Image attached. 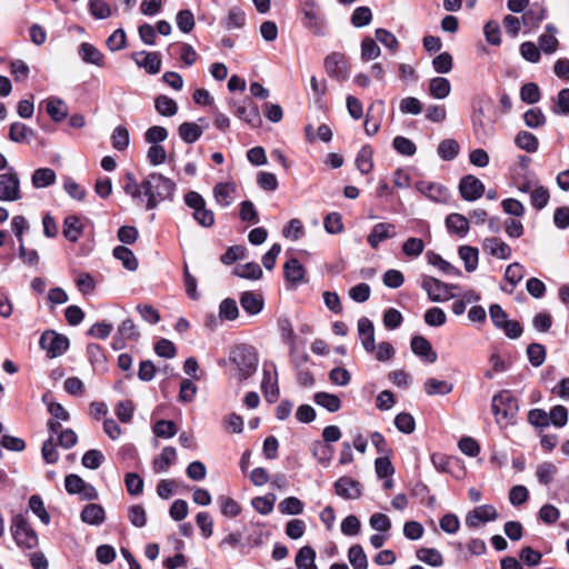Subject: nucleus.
<instances>
[{"label": "nucleus", "mask_w": 569, "mask_h": 569, "mask_svg": "<svg viewBox=\"0 0 569 569\" xmlns=\"http://www.w3.org/2000/svg\"><path fill=\"white\" fill-rule=\"evenodd\" d=\"M123 190L133 199H147L146 209L153 210L159 203L172 200L176 192V182L159 172L148 173L141 182H138L133 173L126 174Z\"/></svg>", "instance_id": "1"}, {"label": "nucleus", "mask_w": 569, "mask_h": 569, "mask_svg": "<svg viewBox=\"0 0 569 569\" xmlns=\"http://www.w3.org/2000/svg\"><path fill=\"white\" fill-rule=\"evenodd\" d=\"M229 361L234 366L237 379L242 382L257 371L259 358L254 347L241 343L231 349Z\"/></svg>", "instance_id": "2"}, {"label": "nucleus", "mask_w": 569, "mask_h": 569, "mask_svg": "<svg viewBox=\"0 0 569 569\" xmlns=\"http://www.w3.org/2000/svg\"><path fill=\"white\" fill-rule=\"evenodd\" d=\"M491 406L497 423L505 426L515 419L519 409L518 400L509 390H501L495 395Z\"/></svg>", "instance_id": "3"}, {"label": "nucleus", "mask_w": 569, "mask_h": 569, "mask_svg": "<svg viewBox=\"0 0 569 569\" xmlns=\"http://www.w3.org/2000/svg\"><path fill=\"white\" fill-rule=\"evenodd\" d=\"M12 537L22 549H33L38 546V536L22 515H17L11 525Z\"/></svg>", "instance_id": "4"}, {"label": "nucleus", "mask_w": 569, "mask_h": 569, "mask_svg": "<svg viewBox=\"0 0 569 569\" xmlns=\"http://www.w3.org/2000/svg\"><path fill=\"white\" fill-rule=\"evenodd\" d=\"M186 204L193 210V219L203 228H211L214 224L213 211L208 209L206 200L197 191H188L184 194Z\"/></svg>", "instance_id": "5"}, {"label": "nucleus", "mask_w": 569, "mask_h": 569, "mask_svg": "<svg viewBox=\"0 0 569 569\" xmlns=\"http://www.w3.org/2000/svg\"><path fill=\"white\" fill-rule=\"evenodd\" d=\"M421 287L433 302L448 301L455 298L456 293L452 290L459 289L457 284L446 283L429 276L423 278Z\"/></svg>", "instance_id": "6"}, {"label": "nucleus", "mask_w": 569, "mask_h": 569, "mask_svg": "<svg viewBox=\"0 0 569 569\" xmlns=\"http://www.w3.org/2000/svg\"><path fill=\"white\" fill-rule=\"evenodd\" d=\"M323 67L327 74L340 82L348 79L350 64L347 57L341 52H331L323 60Z\"/></svg>", "instance_id": "7"}, {"label": "nucleus", "mask_w": 569, "mask_h": 569, "mask_svg": "<svg viewBox=\"0 0 569 569\" xmlns=\"http://www.w3.org/2000/svg\"><path fill=\"white\" fill-rule=\"evenodd\" d=\"M39 345L41 349L47 351L49 358H57L69 348V339L63 335L48 330L40 337Z\"/></svg>", "instance_id": "8"}, {"label": "nucleus", "mask_w": 569, "mask_h": 569, "mask_svg": "<svg viewBox=\"0 0 569 569\" xmlns=\"http://www.w3.org/2000/svg\"><path fill=\"white\" fill-rule=\"evenodd\" d=\"M21 199L20 179L13 168L0 174V200L17 201Z\"/></svg>", "instance_id": "9"}, {"label": "nucleus", "mask_w": 569, "mask_h": 569, "mask_svg": "<svg viewBox=\"0 0 569 569\" xmlns=\"http://www.w3.org/2000/svg\"><path fill=\"white\" fill-rule=\"evenodd\" d=\"M335 493L346 500H357L362 496V485L348 476H342L333 483Z\"/></svg>", "instance_id": "10"}, {"label": "nucleus", "mask_w": 569, "mask_h": 569, "mask_svg": "<svg viewBox=\"0 0 569 569\" xmlns=\"http://www.w3.org/2000/svg\"><path fill=\"white\" fill-rule=\"evenodd\" d=\"M229 106L234 109V113L241 120L247 122L253 128H258L261 124V117L259 108L251 101L237 102L231 99Z\"/></svg>", "instance_id": "11"}, {"label": "nucleus", "mask_w": 569, "mask_h": 569, "mask_svg": "<svg viewBox=\"0 0 569 569\" xmlns=\"http://www.w3.org/2000/svg\"><path fill=\"white\" fill-rule=\"evenodd\" d=\"M498 518L497 509L491 505H482L469 511L465 522L469 528H478L482 523L495 521Z\"/></svg>", "instance_id": "12"}, {"label": "nucleus", "mask_w": 569, "mask_h": 569, "mask_svg": "<svg viewBox=\"0 0 569 569\" xmlns=\"http://www.w3.org/2000/svg\"><path fill=\"white\" fill-rule=\"evenodd\" d=\"M302 13L303 26L315 36H325L326 21L317 13L313 1L305 3Z\"/></svg>", "instance_id": "13"}, {"label": "nucleus", "mask_w": 569, "mask_h": 569, "mask_svg": "<svg viewBox=\"0 0 569 569\" xmlns=\"http://www.w3.org/2000/svg\"><path fill=\"white\" fill-rule=\"evenodd\" d=\"M461 197L467 201H475L482 197L485 184L472 174L465 176L459 183Z\"/></svg>", "instance_id": "14"}, {"label": "nucleus", "mask_w": 569, "mask_h": 569, "mask_svg": "<svg viewBox=\"0 0 569 569\" xmlns=\"http://www.w3.org/2000/svg\"><path fill=\"white\" fill-rule=\"evenodd\" d=\"M416 188L428 199L438 203H446L450 197L448 189L436 182L420 181Z\"/></svg>", "instance_id": "15"}, {"label": "nucleus", "mask_w": 569, "mask_h": 569, "mask_svg": "<svg viewBox=\"0 0 569 569\" xmlns=\"http://www.w3.org/2000/svg\"><path fill=\"white\" fill-rule=\"evenodd\" d=\"M396 226L389 222L375 224L367 237V242L372 249H377L383 240L396 237Z\"/></svg>", "instance_id": "16"}, {"label": "nucleus", "mask_w": 569, "mask_h": 569, "mask_svg": "<svg viewBox=\"0 0 569 569\" xmlns=\"http://www.w3.org/2000/svg\"><path fill=\"white\" fill-rule=\"evenodd\" d=\"M358 335L368 353L376 351L375 328L370 319L362 317L358 320Z\"/></svg>", "instance_id": "17"}, {"label": "nucleus", "mask_w": 569, "mask_h": 569, "mask_svg": "<svg viewBox=\"0 0 569 569\" xmlns=\"http://www.w3.org/2000/svg\"><path fill=\"white\" fill-rule=\"evenodd\" d=\"M412 352L428 363L437 361V353L433 351L431 343L422 336H413L411 339Z\"/></svg>", "instance_id": "18"}, {"label": "nucleus", "mask_w": 569, "mask_h": 569, "mask_svg": "<svg viewBox=\"0 0 569 569\" xmlns=\"http://www.w3.org/2000/svg\"><path fill=\"white\" fill-rule=\"evenodd\" d=\"M136 63L143 68L150 74H157L161 69V58L159 52L142 51L133 56Z\"/></svg>", "instance_id": "19"}, {"label": "nucleus", "mask_w": 569, "mask_h": 569, "mask_svg": "<svg viewBox=\"0 0 569 569\" xmlns=\"http://www.w3.org/2000/svg\"><path fill=\"white\" fill-rule=\"evenodd\" d=\"M546 32L538 38V47L540 52L542 51L546 54H552L558 50L559 41L556 38V33L558 29L556 26L549 23L546 26Z\"/></svg>", "instance_id": "20"}, {"label": "nucleus", "mask_w": 569, "mask_h": 569, "mask_svg": "<svg viewBox=\"0 0 569 569\" xmlns=\"http://www.w3.org/2000/svg\"><path fill=\"white\" fill-rule=\"evenodd\" d=\"M482 247L491 256L499 259H508L511 256L510 246L497 237L486 238Z\"/></svg>", "instance_id": "21"}, {"label": "nucleus", "mask_w": 569, "mask_h": 569, "mask_svg": "<svg viewBox=\"0 0 569 569\" xmlns=\"http://www.w3.org/2000/svg\"><path fill=\"white\" fill-rule=\"evenodd\" d=\"M79 56L86 63L94 64L100 68L104 66V54L89 42L80 44Z\"/></svg>", "instance_id": "22"}, {"label": "nucleus", "mask_w": 569, "mask_h": 569, "mask_svg": "<svg viewBox=\"0 0 569 569\" xmlns=\"http://www.w3.org/2000/svg\"><path fill=\"white\" fill-rule=\"evenodd\" d=\"M286 279L293 283H301L305 281L306 269L297 258L289 259L283 266Z\"/></svg>", "instance_id": "23"}, {"label": "nucleus", "mask_w": 569, "mask_h": 569, "mask_svg": "<svg viewBox=\"0 0 569 569\" xmlns=\"http://www.w3.org/2000/svg\"><path fill=\"white\" fill-rule=\"evenodd\" d=\"M80 518L84 523L99 526L104 521V509L101 505L89 503L82 509Z\"/></svg>", "instance_id": "24"}, {"label": "nucleus", "mask_w": 569, "mask_h": 569, "mask_svg": "<svg viewBox=\"0 0 569 569\" xmlns=\"http://www.w3.org/2000/svg\"><path fill=\"white\" fill-rule=\"evenodd\" d=\"M446 227L450 233L465 237L469 231V220L460 213H450L446 218Z\"/></svg>", "instance_id": "25"}, {"label": "nucleus", "mask_w": 569, "mask_h": 569, "mask_svg": "<svg viewBox=\"0 0 569 569\" xmlns=\"http://www.w3.org/2000/svg\"><path fill=\"white\" fill-rule=\"evenodd\" d=\"M547 17V10L538 4H532L527 11L523 12L521 17L522 24L528 27L529 29H533L539 26V23L545 20Z\"/></svg>", "instance_id": "26"}, {"label": "nucleus", "mask_w": 569, "mask_h": 569, "mask_svg": "<svg viewBox=\"0 0 569 569\" xmlns=\"http://www.w3.org/2000/svg\"><path fill=\"white\" fill-rule=\"evenodd\" d=\"M119 338L114 339L113 347L118 348V343H120V348L123 347V340H137L140 336V332L131 319H126L118 328Z\"/></svg>", "instance_id": "27"}, {"label": "nucleus", "mask_w": 569, "mask_h": 569, "mask_svg": "<svg viewBox=\"0 0 569 569\" xmlns=\"http://www.w3.org/2000/svg\"><path fill=\"white\" fill-rule=\"evenodd\" d=\"M240 305L249 315H258L263 308V299L258 293L246 291L240 297Z\"/></svg>", "instance_id": "28"}, {"label": "nucleus", "mask_w": 569, "mask_h": 569, "mask_svg": "<svg viewBox=\"0 0 569 569\" xmlns=\"http://www.w3.org/2000/svg\"><path fill=\"white\" fill-rule=\"evenodd\" d=\"M83 231V224L77 216H68L63 220L62 233L66 239L77 242Z\"/></svg>", "instance_id": "29"}, {"label": "nucleus", "mask_w": 569, "mask_h": 569, "mask_svg": "<svg viewBox=\"0 0 569 569\" xmlns=\"http://www.w3.org/2000/svg\"><path fill=\"white\" fill-rule=\"evenodd\" d=\"M236 192V186L230 182H219L213 188V197L218 204L228 207L232 202V194Z\"/></svg>", "instance_id": "30"}, {"label": "nucleus", "mask_w": 569, "mask_h": 569, "mask_svg": "<svg viewBox=\"0 0 569 569\" xmlns=\"http://www.w3.org/2000/svg\"><path fill=\"white\" fill-rule=\"evenodd\" d=\"M423 390L428 396H445L453 390V385L447 380L428 378L423 383Z\"/></svg>", "instance_id": "31"}, {"label": "nucleus", "mask_w": 569, "mask_h": 569, "mask_svg": "<svg viewBox=\"0 0 569 569\" xmlns=\"http://www.w3.org/2000/svg\"><path fill=\"white\" fill-rule=\"evenodd\" d=\"M429 94L435 99H446L451 92V84L447 78L436 77L429 82Z\"/></svg>", "instance_id": "32"}, {"label": "nucleus", "mask_w": 569, "mask_h": 569, "mask_svg": "<svg viewBox=\"0 0 569 569\" xmlns=\"http://www.w3.org/2000/svg\"><path fill=\"white\" fill-rule=\"evenodd\" d=\"M56 172L50 168L36 169L31 177L32 186L37 189L47 188L56 182Z\"/></svg>", "instance_id": "33"}, {"label": "nucleus", "mask_w": 569, "mask_h": 569, "mask_svg": "<svg viewBox=\"0 0 569 569\" xmlns=\"http://www.w3.org/2000/svg\"><path fill=\"white\" fill-rule=\"evenodd\" d=\"M261 390H262L264 399L269 403H273L277 401V399L279 397L278 381L276 378L271 377V373L269 371H266V370L263 371Z\"/></svg>", "instance_id": "34"}, {"label": "nucleus", "mask_w": 569, "mask_h": 569, "mask_svg": "<svg viewBox=\"0 0 569 569\" xmlns=\"http://www.w3.org/2000/svg\"><path fill=\"white\" fill-rule=\"evenodd\" d=\"M313 401L316 405L327 409L329 412H337L341 408V400L337 395L329 392H317L313 396Z\"/></svg>", "instance_id": "35"}, {"label": "nucleus", "mask_w": 569, "mask_h": 569, "mask_svg": "<svg viewBox=\"0 0 569 569\" xmlns=\"http://www.w3.org/2000/svg\"><path fill=\"white\" fill-rule=\"evenodd\" d=\"M177 451L173 447H164L159 457L153 460V470L156 472H164L174 462Z\"/></svg>", "instance_id": "36"}, {"label": "nucleus", "mask_w": 569, "mask_h": 569, "mask_svg": "<svg viewBox=\"0 0 569 569\" xmlns=\"http://www.w3.org/2000/svg\"><path fill=\"white\" fill-rule=\"evenodd\" d=\"M113 257L121 261L122 266L129 271H136L138 260L131 249L124 246H117L113 249Z\"/></svg>", "instance_id": "37"}, {"label": "nucleus", "mask_w": 569, "mask_h": 569, "mask_svg": "<svg viewBox=\"0 0 569 569\" xmlns=\"http://www.w3.org/2000/svg\"><path fill=\"white\" fill-rule=\"evenodd\" d=\"M311 452L321 465L327 466L333 458L335 449L330 445L317 440L312 442Z\"/></svg>", "instance_id": "38"}, {"label": "nucleus", "mask_w": 569, "mask_h": 569, "mask_svg": "<svg viewBox=\"0 0 569 569\" xmlns=\"http://www.w3.org/2000/svg\"><path fill=\"white\" fill-rule=\"evenodd\" d=\"M244 23V12L238 7L231 8L228 11L227 17L221 20V26L227 30L241 29Z\"/></svg>", "instance_id": "39"}, {"label": "nucleus", "mask_w": 569, "mask_h": 569, "mask_svg": "<svg viewBox=\"0 0 569 569\" xmlns=\"http://www.w3.org/2000/svg\"><path fill=\"white\" fill-rule=\"evenodd\" d=\"M459 257L465 263V269L468 272H472L478 267L479 251L476 247L461 246L459 248Z\"/></svg>", "instance_id": "40"}, {"label": "nucleus", "mask_w": 569, "mask_h": 569, "mask_svg": "<svg viewBox=\"0 0 569 569\" xmlns=\"http://www.w3.org/2000/svg\"><path fill=\"white\" fill-rule=\"evenodd\" d=\"M46 109L50 118L56 122L64 120L68 116V107L61 99H48Z\"/></svg>", "instance_id": "41"}, {"label": "nucleus", "mask_w": 569, "mask_h": 569, "mask_svg": "<svg viewBox=\"0 0 569 569\" xmlns=\"http://www.w3.org/2000/svg\"><path fill=\"white\" fill-rule=\"evenodd\" d=\"M315 559V549L310 546H305L299 549L296 556V566L298 569H317Z\"/></svg>", "instance_id": "42"}, {"label": "nucleus", "mask_w": 569, "mask_h": 569, "mask_svg": "<svg viewBox=\"0 0 569 569\" xmlns=\"http://www.w3.org/2000/svg\"><path fill=\"white\" fill-rule=\"evenodd\" d=\"M178 132L186 143H193L202 136V128L194 122H182Z\"/></svg>", "instance_id": "43"}, {"label": "nucleus", "mask_w": 569, "mask_h": 569, "mask_svg": "<svg viewBox=\"0 0 569 569\" xmlns=\"http://www.w3.org/2000/svg\"><path fill=\"white\" fill-rule=\"evenodd\" d=\"M417 558L431 566V567H441L443 565V557L435 548H420L416 552Z\"/></svg>", "instance_id": "44"}, {"label": "nucleus", "mask_w": 569, "mask_h": 569, "mask_svg": "<svg viewBox=\"0 0 569 569\" xmlns=\"http://www.w3.org/2000/svg\"><path fill=\"white\" fill-rule=\"evenodd\" d=\"M154 108L156 110L164 117H172L178 112V104L168 96L160 94L154 99Z\"/></svg>", "instance_id": "45"}, {"label": "nucleus", "mask_w": 569, "mask_h": 569, "mask_svg": "<svg viewBox=\"0 0 569 569\" xmlns=\"http://www.w3.org/2000/svg\"><path fill=\"white\" fill-rule=\"evenodd\" d=\"M518 148L527 152H536L539 147L538 138L529 131H520L515 138Z\"/></svg>", "instance_id": "46"}, {"label": "nucleus", "mask_w": 569, "mask_h": 569, "mask_svg": "<svg viewBox=\"0 0 569 569\" xmlns=\"http://www.w3.org/2000/svg\"><path fill=\"white\" fill-rule=\"evenodd\" d=\"M373 151L369 146H363L356 158V166L362 174L369 173L373 168Z\"/></svg>", "instance_id": "47"}, {"label": "nucleus", "mask_w": 569, "mask_h": 569, "mask_svg": "<svg viewBox=\"0 0 569 569\" xmlns=\"http://www.w3.org/2000/svg\"><path fill=\"white\" fill-rule=\"evenodd\" d=\"M233 273L237 277L243 279L258 280L262 277L263 272L260 266L257 262H248L244 264H239L233 269Z\"/></svg>", "instance_id": "48"}, {"label": "nucleus", "mask_w": 569, "mask_h": 569, "mask_svg": "<svg viewBox=\"0 0 569 569\" xmlns=\"http://www.w3.org/2000/svg\"><path fill=\"white\" fill-rule=\"evenodd\" d=\"M34 134V131L22 122H12L9 129V139L13 142L21 143Z\"/></svg>", "instance_id": "49"}, {"label": "nucleus", "mask_w": 569, "mask_h": 569, "mask_svg": "<svg viewBox=\"0 0 569 569\" xmlns=\"http://www.w3.org/2000/svg\"><path fill=\"white\" fill-rule=\"evenodd\" d=\"M348 560L353 569H368V559L360 545H353L349 548Z\"/></svg>", "instance_id": "50"}, {"label": "nucleus", "mask_w": 569, "mask_h": 569, "mask_svg": "<svg viewBox=\"0 0 569 569\" xmlns=\"http://www.w3.org/2000/svg\"><path fill=\"white\" fill-rule=\"evenodd\" d=\"M459 143L455 139H445L438 144V154L442 160H453L459 153Z\"/></svg>", "instance_id": "51"}, {"label": "nucleus", "mask_w": 569, "mask_h": 569, "mask_svg": "<svg viewBox=\"0 0 569 569\" xmlns=\"http://www.w3.org/2000/svg\"><path fill=\"white\" fill-rule=\"evenodd\" d=\"M541 98V92L537 83H525L520 89V99L528 104L538 102Z\"/></svg>", "instance_id": "52"}, {"label": "nucleus", "mask_w": 569, "mask_h": 569, "mask_svg": "<svg viewBox=\"0 0 569 569\" xmlns=\"http://www.w3.org/2000/svg\"><path fill=\"white\" fill-rule=\"evenodd\" d=\"M239 316V309L234 299L226 298L220 302L219 317L229 321L236 320Z\"/></svg>", "instance_id": "53"}, {"label": "nucleus", "mask_w": 569, "mask_h": 569, "mask_svg": "<svg viewBox=\"0 0 569 569\" xmlns=\"http://www.w3.org/2000/svg\"><path fill=\"white\" fill-rule=\"evenodd\" d=\"M425 250V242L420 238L410 237L402 244V252L409 258L419 257Z\"/></svg>", "instance_id": "54"}, {"label": "nucleus", "mask_w": 569, "mask_h": 569, "mask_svg": "<svg viewBox=\"0 0 569 569\" xmlns=\"http://www.w3.org/2000/svg\"><path fill=\"white\" fill-rule=\"evenodd\" d=\"M372 20V12L368 7H358L351 14V24L356 28L368 26Z\"/></svg>", "instance_id": "55"}, {"label": "nucleus", "mask_w": 569, "mask_h": 569, "mask_svg": "<svg viewBox=\"0 0 569 569\" xmlns=\"http://www.w3.org/2000/svg\"><path fill=\"white\" fill-rule=\"evenodd\" d=\"M111 141L114 149L119 151L126 150L130 142L128 129L123 126L116 127L111 136Z\"/></svg>", "instance_id": "56"}, {"label": "nucleus", "mask_w": 569, "mask_h": 569, "mask_svg": "<svg viewBox=\"0 0 569 569\" xmlns=\"http://www.w3.org/2000/svg\"><path fill=\"white\" fill-rule=\"evenodd\" d=\"M380 48L373 39L366 37L361 41V59L363 61H370L380 56Z\"/></svg>", "instance_id": "57"}, {"label": "nucleus", "mask_w": 569, "mask_h": 569, "mask_svg": "<svg viewBox=\"0 0 569 569\" xmlns=\"http://www.w3.org/2000/svg\"><path fill=\"white\" fill-rule=\"evenodd\" d=\"M428 260L431 264L438 267L441 271H443L448 274L456 276V277L461 276V271L457 267L452 266L450 262L442 259V257L437 253H433V252L428 253Z\"/></svg>", "instance_id": "58"}, {"label": "nucleus", "mask_w": 569, "mask_h": 569, "mask_svg": "<svg viewBox=\"0 0 569 569\" xmlns=\"http://www.w3.org/2000/svg\"><path fill=\"white\" fill-rule=\"evenodd\" d=\"M29 508L39 517L41 522L48 525L50 522V515L48 513L44 503L40 496L33 495L29 499Z\"/></svg>", "instance_id": "59"}, {"label": "nucleus", "mask_w": 569, "mask_h": 569, "mask_svg": "<svg viewBox=\"0 0 569 569\" xmlns=\"http://www.w3.org/2000/svg\"><path fill=\"white\" fill-rule=\"evenodd\" d=\"M557 473V467L549 461L542 462L537 468V478L540 483L548 486Z\"/></svg>", "instance_id": "60"}, {"label": "nucleus", "mask_w": 569, "mask_h": 569, "mask_svg": "<svg viewBox=\"0 0 569 569\" xmlns=\"http://www.w3.org/2000/svg\"><path fill=\"white\" fill-rule=\"evenodd\" d=\"M176 22L181 32L189 33L194 28V16L188 9L180 10L177 13Z\"/></svg>", "instance_id": "61"}, {"label": "nucleus", "mask_w": 569, "mask_h": 569, "mask_svg": "<svg viewBox=\"0 0 569 569\" xmlns=\"http://www.w3.org/2000/svg\"><path fill=\"white\" fill-rule=\"evenodd\" d=\"M323 227L330 234H338L343 231L342 217L339 212H331L325 217Z\"/></svg>", "instance_id": "62"}, {"label": "nucleus", "mask_w": 569, "mask_h": 569, "mask_svg": "<svg viewBox=\"0 0 569 569\" xmlns=\"http://www.w3.org/2000/svg\"><path fill=\"white\" fill-rule=\"evenodd\" d=\"M527 355L533 367H540L546 359V349L542 345L533 342L528 346Z\"/></svg>", "instance_id": "63"}, {"label": "nucleus", "mask_w": 569, "mask_h": 569, "mask_svg": "<svg viewBox=\"0 0 569 569\" xmlns=\"http://www.w3.org/2000/svg\"><path fill=\"white\" fill-rule=\"evenodd\" d=\"M104 460V456L100 450L90 449L82 456L81 462L83 467L96 470L98 469Z\"/></svg>", "instance_id": "64"}]
</instances>
